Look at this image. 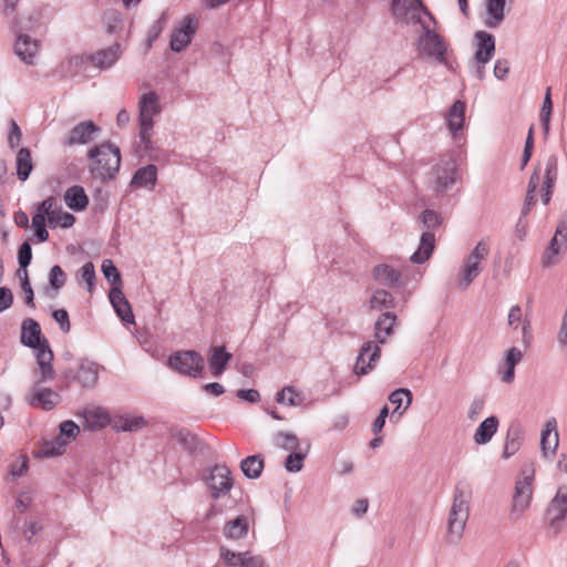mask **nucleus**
Masks as SVG:
<instances>
[{
  "instance_id": "obj_53",
  "label": "nucleus",
  "mask_w": 567,
  "mask_h": 567,
  "mask_svg": "<svg viewBox=\"0 0 567 567\" xmlns=\"http://www.w3.org/2000/svg\"><path fill=\"white\" fill-rule=\"evenodd\" d=\"M102 272L112 285L118 287L121 285V276L113 261L105 259L102 262Z\"/></svg>"
},
{
  "instance_id": "obj_39",
  "label": "nucleus",
  "mask_w": 567,
  "mask_h": 567,
  "mask_svg": "<svg viewBox=\"0 0 567 567\" xmlns=\"http://www.w3.org/2000/svg\"><path fill=\"white\" fill-rule=\"evenodd\" d=\"M505 0H487L486 11L491 17L485 23L489 28H495L504 20Z\"/></svg>"
},
{
  "instance_id": "obj_10",
  "label": "nucleus",
  "mask_w": 567,
  "mask_h": 567,
  "mask_svg": "<svg viewBox=\"0 0 567 567\" xmlns=\"http://www.w3.org/2000/svg\"><path fill=\"white\" fill-rule=\"evenodd\" d=\"M167 365L181 374L196 378L204 369V359L194 350L177 351L169 355Z\"/></svg>"
},
{
  "instance_id": "obj_17",
  "label": "nucleus",
  "mask_w": 567,
  "mask_h": 567,
  "mask_svg": "<svg viewBox=\"0 0 567 567\" xmlns=\"http://www.w3.org/2000/svg\"><path fill=\"white\" fill-rule=\"evenodd\" d=\"M124 51L125 45L116 42L107 48L101 49L95 53L91 54L89 56V60L95 68L100 70H107L115 65V63L121 59Z\"/></svg>"
},
{
  "instance_id": "obj_28",
  "label": "nucleus",
  "mask_w": 567,
  "mask_h": 567,
  "mask_svg": "<svg viewBox=\"0 0 567 567\" xmlns=\"http://www.w3.org/2000/svg\"><path fill=\"white\" fill-rule=\"evenodd\" d=\"M507 323L513 329H517L522 323L523 342L526 347L529 346L532 340L530 320L527 317L523 318V311L518 305L511 307L507 316Z\"/></svg>"
},
{
  "instance_id": "obj_63",
  "label": "nucleus",
  "mask_w": 567,
  "mask_h": 567,
  "mask_svg": "<svg viewBox=\"0 0 567 567\" xmlns=\"http://www.w3.org/2000/svg\"><path fill=\"white\" fill-rule=\"evenodd\" d=\"M509 72V63L507 60L499 59L494 64V76L498 80H504Z\"/></svg>"
},
{
  "instance_id": "obj_31",
  "label": "nucleus",
  "mask_w": 567,
  "mask_h": 567,
  "mask_svg": "<svg viewBox=\"0 0 567 567\" xmlns=\"http://www.w3.org/2000/svg\"><path fill=\"white\" fill-rule=\"evenodd\" d=\"M230 359L231 354L228 353L224 347L212 348L208 355V364L212 370V374L215 378L220 377L225 371Z\"/></svg>"
},
{
  "instance_id": "obj_61",
  "label": "nucleus",
  "mask_w": 567,
  "mask_h": 567,
  "mask_svg": "<svg viewBox=\"0 0 567 567\" xmlns=\"http://www.w3.org/2000/svg\"><path fill=\"white\" fill-rule=\"evenodd\" d=\"M53 318L56 323L60 326V329L63 332H69L71 329V323L69 319V313L64 309H58L53 312Z\"/></svg>"
},
{
  "instance_id": "obj_5",
  "label": "nucleus",
  "mask_w": 567,
  "mask_h": 567,
  "mask_svg": "<svg viewBox=\"0 0 567 567\" xmlns=\"http://www.w3.org/2000/svg\"><path fill=\"white\" fill-rule=\"evenodd\" d=\"M535 468L532 464L524 465L517 475L512 497L509 518L519 520L530 507L534 495Z\"/></svg>"
},
{
  "instance_id": "obj_26",
  "label": "nucleus",
  "mask_w": 567,
  "mask_h": 567,
  "mask_svg": "<svg viewBox=\"0 0 567 567\" xmlns=\"http://www.w3.org/2000/svg\"><path fill=\"white\" fill-rule=\"evenodd\" d=\"M157 183V167L154 164H148L140 167L133 175L130 186L132 188H147L154 189Z\"/></svg>"
},
{
  "instance_id": "obj_7",
  "label": "nucleus",
  "mask_w": 567,
  "mask_h": 567,
  "mask_svg": "<svg viewBox=\"0 0 567 567\" xmlns=\"http://www.w3.org/2000/svg\"><path fill=\"white\" fill-rule=\"evenodd\" d=\"M548 532L557 536L567 520V485L559 486L545 513Z\"/></svg>"
},
{
  "instance_id": "obj_44",
  "label": "nucleus",
  "mask_w": 567,
  "mask_h": 567,
  "mask_svg": "<svg viewBox=\"0 0 567 567\" xmlns=\"http://www.w3.org/2000/svg\"><path fill=\"white\" fill-rule=\"evenodd\" d=\"M309 445L302 451L301 449L297 451H291V453L286 457L285 468L291 473H298L303 467V461L307 456Z\"/></svg>"
},
{
  "instance_id": "obj_18",
  "label": "nucleus",
  "mask_w": 567,
  "mask_h": 567,
  "mask_svg": "<svg viewBox=\"0 0 567 567\" xmlns=\"http://www.w3.org/2000/svg\"><path fill=\"white\" fill-rule=\"evenodd\" d=\"M559 445V434L555 417L546 420L540 433L542 454L545 458L553 456Z\"/></svg>"
},
{
  "instance_id": "obj_21",
  "label": "nucleus",
  "mask_w": 567,
  "mask_h": 567,
  "mask_svg": "<svg viewBox=\"0 0 567 567\" xmlns=\"http://www.w3.org/2000/svg\"><path fill=\"white\" fill-rule=\"evenodd\" d=\"M162 111L159 96L150 91L143 93L138 100V121L154 122V117Z\"/></svg>"
},
{
  "instance_id": "obj_59",
  "label": "nucleus",
  "mask_w": 567,
  "mask_h": 567,
  "mask_svg": "<svg viewBox=\"0 0 567 567\" xmlns=\"http://www.w3.org/2000/svg\"><path fill=\"white\" fill-rule=\"evenodd\" d=\"M484 406H485V401L483 398H474L470 404V408L467 411V417L471 421L477 420L478 415L483 412Z\"/></svg>"
},
{
  "instance_id": "obj_12",
  "label": "nucleus",
  "mask_w": 567,
  "mask_h": 567,
  "mask_svg": "<svg viewBox=\"0 0 567 567\" xmlns=\"http://www.w3.org/2000/svg\"><path fill=\"white\" fill-rule=\"evenodd\" d=\"M219 558L225 567H269L259 555H251L249 551H235L224 545L219 547Z\"/></svg>"
},
{
  "instance_id": "obj_52",
  "label": "nucleus",
  "mask_w": 567,
  "mask_h": 567,
  "mask_svg": "<svg viewBox=\"0 0 567 567\" xmlns=\"http://www.w3.org/2000/svg\"><path fill=\"white\" fill-rule=\"evenodd\" d=\"M558 236L561 237L563 244H567V225L565 221H560L557 226L556 234L554 238L550 240L547 251L551 255H558Z\"/></svg>"
},
{
  "instance_id": "obj_20",
  "label": "nucleus",
  "mask_w": 567,
  "mask_h": 567,
  "mask_svg": "<svg viewBox=\"0 0 567 567\" xmlns=\"http://www.w3.org/2000/svg\"><path fill=\"white\" fill-rule=\"evenodd\" d=\"M474 38L476 41V50L473 59L482 63H488L495 53L494 35L486 31H477Z\"/></svg>"
},
{
  "instance_id": "obj_14",
  "label": "nucleus",
  "mask_w": 567,
  "mask_h": 567,
  "mask_svg": "<svg viewBox=\"0 0 567 567\" xmlns=\"http://www.w3.org/2000/svg\"><path fill=\"white\" fill-rule=\"evenodd\" d=\"M456 162L452 156L442 157L433 167V186L443 192L455 183Z\"/></svg>"
},
{
  "instance_id": "obj_60",
  "label": "nucleus",
  "mask_w": 567,
  "mask_h": 567,
  "mask_svg": "<svg viewBox=\"0 0 567 567\" xmlns=\"http://www.w3.org/2000/svg\"><path fill=\"white\" fill-rule=\"evenodd\" d=\"M81 278L89 285V290L92 289L95 278L94 265L91 261L85 262L80 269Z\"/></svg>"
},
{
  "instance_id": "obj_42",
  "label": "nucleus",
  "mask_w": 567,
  "mask_h": 567,
  "mask_svg": "<svg viewBox=\"0 0 567 567\" xmlns=\"http://www.w3.org/2000/svg\"><path fill=\"white\" fill-rule=\"evenodd\" d=\"M103 24L105 31L109 34L120 33L123 29V18L122 14L114 9L105 11L103 16Z\"/></svg>"
},
{
  "instance_id": "obj_13",
  "label": "nucleus",
  "mask_w": 567,
  "mask_h": 567,
  "mask_svg": "<svg viewBox=\"0 0 567 567\" xmlns=\"http://www.w3.org/2000/svg\"><path fill=\"white\" fill-rule=\"evenodd\" d=\"M101 132V127L93 121L80 122L73 126L65 137L62 140L64 146L87 145L95 140V136Z\"/></svg>"
},
{
  "instance_id": "obj_23",
  "label": "nucleus",
  "mask_w": 567,
  "mask_h": 567,
  "mask_svg": "<svg viewBox=\"0 0 567 567\" xmlns=\"http://www.w3.org/2000/svg\"><path fill=\"white\" fill-rule=\"evenodd\" d=\"M249 520L245 515H239L234 519L225 523L223 527V536L231 542H239L248 536Z\"/></svg>"
},
{
  "instance_id": "obj_49",
  "label": "nucleus",
  "mask_w": 567,
  "mask_h": 567,
  "mask_svg": "<svg viewBox=\"0 0 567 567\" xmlns=\"http://www.w3.org/2000/svg\"><path fill=\"white\" fill-rule=\"evenodd\" d=\"M412 398H413L412 392L409 389L401 388V389L394 390L389 395V401L392 404H395L394 411H398L401 408L403 400L405 399L406 403H405L404 410H406L412 403Z\"/></svg>"
},
{
  "instance_id": "obj_4",
  "label": "nucleus",
  "mask_w": 567,
  "mask_h": 567,
  "mask_svg": "<svg viewBox=\"0 0 567 567\" xmlns=\"http://www.w3.org/2000/svg\"><path fill=\"white\" fill-rule=\"evenodd\" d=\"M90 173L101 181L115 177L121 166V151L111 143L95 145L87 151Z\"/></svg>"
},
{
  "instance_id": "obj_47",
  "label": "nucleus",
  "mask_w": 567,
  "mask_h": 567,
  "mask_svg": "<svg viewBox=\"0 0 567 567\" xmlns=\"http://www.w3.org/2000/svg\"><path fill=\"white\" fill-rule=\"evenodd\" d=\"M140 124V145L144 152H150L153 148V127L154 122L138 121Z\"/></svg>"
},
{
  "instance_id": "obj_25",
  "label": "nucleus",
  "mask_w": 567,
  "mask_h": 567,
  "mask_svg": "<svg viewBox=\"0 0 567 567\" xmlns=\"http://www.w3.org/2000/svg\"><path fill=\"white\" fill-rule=\"evenodd\" d=\"M109 297L116 315L121 318V320L126 323H134V315L121 288L113 287L110 290Z\"/></svg>"
},
{
  "instance_id": "obj_22",
  "label": "nucleus",
  "mask_w": 567,
  "mask_h": 567,
  "mask_svg": "<svg viewBox=\"0 0 567 567\" xmlns=\"http://www.w3.org/2000/svg\"><path fill=\"white\" fill-rule=\"evenodd\" d=\"M28 400L33 408L49 411L60 403L61 396L58 392L43 388L33 390Z\"/></svg>"
},
{
  "instance_id": "obj_46",
  "label": "nucleus",
  "mask_w": 567,
  "mask_h": 567,
  "mask_svg": "<svg viewBox=\"0 0 567 567\" xmlns=\"http://www.w3.org/2000/svg\"><path fill=\"white\" fill-rule=\"evenodd\" d=\"M48 223L51 227L61 226L63 228H69L75 223V217L70 213L64 212L59 205L49 218Z\"/></svg>"
},
{
  "instance_id": "obj_33",
  "label": "nucleus",
  "mask_w": 567,
  "mask_h": 567,
  "mask_svg": "<svg viewBox=\"0 0 567 567\" xmlns=\"http://www.w3.org/2000/svg\"><path fill=\"white\" fill-rule=\"evenodd\" d=\"M82 416L85 420L84 425L89 430L102 429L110 422L109 413L99 406L84 409Z\"/></svg>"
},
{
  "instance_id": "obj_45",
  "label": "nucleus",
  "mask_w": 567,
  "mask_h": 567,
  "mask_svg": "<svg viewBox=\"0 0 567 567\" xmlns=\"http://www.w3.org/2000/svg\"><path fill=\"white\" fill-rule=\"evenodd\" d=\"M277 402L289 406H298L303 402L302 395L292 386H286L277 393Z\"/></svg>"
},
{
  "instance_id": "obj_15",
  "label": "nucleus",
  "mask_w": 567,
  "mask_h": 567,
  "mask_svg": "<svg viewBox=\"0 0 567 567\" xmlns=\"http://www.w3.org/2000/svg\"><path fill=\"white\" fill-rule=\"evenodd\" d=\"M381 357V348L374 341H365L359 350L353 372L361 377L372 371Z\"/></svg>"
},
{
  "instance_id": "obj_29",
  "label": "nucleus",
  "mask_w": 567,
  "mask_h": 567,
  "mask_svg": "<svg viewBox=\"0 0 567 567\" xmlns=\"http://www.w3.org/2000/svg\"><path fill=\"white\" fill-rule=\"evenodd\" d=\"M524 441V431L519 423H512L507 430L503 458H509L512 455L516 454Z\"/></svg>"
},
{
  "instance_id": "obj_11",
  "label": "nucleus",
  "mask_w": 567,
  "mask_h": 567,
  "mask_svg": "<svg viewBox=\"0 0 567 567\" xmlns=\"http://www.w3.org/2000/svg\"><path fill=\"white\" fill-rule=\"evenodd\" d=\"M209 493L214 499L226 496L234 485L230 471L225 465H215L205 477Z\"/></svg>"
},
{
  "instance_id": "obj_3",
  "label": "nucleus",
  "mask_w": 567,
  "mask_h": 567,
  "mask_svg": "<svg viewBox=\"0 0 567 567\" xmlns=\"http://www.w3.org/2000/svg\"><path fill=\"white\" fill-rule=\"evenodd\" d=\"M415 50L417 58L422 61L431 64H441L449 69L452 68L449 61L450 43L443 35L424 22L421 23V30L416 37Z\"/></svg>"
},
{
  "instance_id": "obj_58",
  "label": "nucleus",
  "mask_w": 567,
  "mask_h": 567,
  "mask_svg": "<svg viewBox=\"0 0 567 567\" xmlns=\"http://www.w3.org/2000/svg\"><path fill=\"white\" fill-rule=\"evenodd\" d=\"M58 206L56 200L53 197H49L38 205L37 214H41L49 219Z\"/></svg>"
},
{
  "instance_id": "obj_51",
  "label": "nucleus",
  "mask_w": 567,
  "mask_h": 567,
  "mask_svg": "<svg viewBox=\"0 0 567 567\" xmlns=\"http://www.w3.org/2000/svg\"><path fill=\"white\" fill-rule=\"evenodd\" d=\"M553 110V102L550 96V87H547L546 94L543 101L542 110H540V121L543 123L544 130L547 133L549 130V118Z\"/></svg>"
},
{
  "instance_id": "obj_9",
  "label": "nucleus",
  "mask_w": 567,
  "mask_h": 567,
  "mask_svg": "<svg viewBox=\"0 0 567 567\" xmlns=\"http://www.w3.org/2000/svg\"><path fill=\"white\" fill-rule=\"evenodd\" d=\"M391 12L396 19L408 24H421L423 22L421 14L424 13L436 24L435 18L423 4L422 0H392Z\"/></svg>"
},
{
  "instance_id": "obj_40",
  "label": "nucleus",
  "mask_w": 567,
  "mask_h": 567,
  "mask_svg": "<svg viewBox=\"0 0 567 567\" xmlns=\"http://www.w3.org/2000/svg\"><path fill=\"white\" fill-rule=\"evenodd\" d=\"M146 424V421L143 416H134V415H122L118 416L114 421V427L117 431H124V432H133Z\"/></svg>"
},
{
  "instance_id": "obj_43",
  "label": "nucleus",
  "mask_w": 567,
  "mask_h": 567,
  "mask_svg": "<svg viewBox=\"0 0 567 567\" xmlns=\"http://www.w3.org/2000/svg\"><path fill=\"white\" fill-rule=\"evenodd\" d=\"M68 442L62 437H56L52 441L44 442L39 451V454L44 457H53L64 453Z\"/></svg>"
},
{
  "instance_id": "obj_36",
  "label": "nucleus",
  "mask_w": 567,
  "mask_h": 567,
  "mask_svg": "<svg viewBox=\"0 0 567 567\" xmlns=\"http://www.w3.org/2000/svg\"><path fill=\"white\" fill-rule=\"evenodd\" d=\"M498 429V419L496 416H489L485 419L476 429L473 440L477 445L487 444Z\"/></svg>"
},
{
  "instance_id": "obj_24",
  "label": "nucleus",
  "mask_w": 567,
  "mask_h": 567,
  "mask_svg": "<svg viewBox=\"0 0 567 567\" xmlns=\"http://www.w3.org/2000/svg\"><path fill=\"white\" fill-rule=\"evenodd\" d=\"M372 275L374 280L378 281L380 285L388 287L404 286L401 272L386 264L377 265L373 268Z\"/></svg>"
},
{
  "instance_id": "obj_35",
  "label": "nucleus",
  "mask_w": 567,
  "mask_h": 567,
  "mask_svg": "<svg viewBox=\"0 0 567 567\" xmlns=\"http://www.w3.org/2000/svg\"><path fill=\"white\" fill-rule=\"evenodd\" d=\"M64 202L70 209L82 212L89 205V197L82 186L74 185L66 189Z\"/></svg>"
},
{
  "instance_id": "obj_64",
  "label": "nucleus",
  "mask_w": 567,
  "mask_h": 567,
  "mask_svg": "<svg viewBox=\"0 0 567 567\" xmlns=\"http://www.w3.org/2000/svg\"><path fill=\"white\" fill-rule=\"evenodd\" d=\"M28 471V460L24 456H21L11 465V475L13 477H20Z\"/></svg>"
},
{
  "instance_id": "obj_55",
  "label": "nucleus",
  "mask_w": 567,
  "mask_h": 567,
  "mask_svg": "<svg viewBox=\"0 0 567 567\" xmlns=\"http://www.w3.org/2000/svg\"><path fill=\"white\" fill-rule=\"evenodd\" d=\"M65 281L66 275L63 269L59 265L53 266L49 274L50 286L53 289L59 290L65 285Z\"/></svg>"
},
{
  "instance_id": "obj_34",
  "label": "nucleus",
  "mask_w": 567,
  "mask_h": 567,
  "mask_svg": "<svg viewBox=\"0 0 567 567\" xmlns=\"http://www.w3.org/2000/svg\"><path fill=\"white\" fill-rule=\"evenodd\" d=\"M464 120L465 103L457 100L452 104L446 115L447 127L454 137H456L457 132L463 128Z\"/></svg>"
},
{
  "instance_id": "obj_32",
  "label": "nucleus",
  "mask_w": 567,
  "mask_h": 567,
  "mask_svg": "<svg viewBox=\"0 0 567 567\" xmlns=\"http://www.w3.org/2000/svg\"><path fill=\"white\" fill-rule=\"evenodd\" d=\"M523 359V352L516 348L512 347L506 351L505 355V369H502L498 371L501 380L504 383H512L515 378V367Z\"/></svg>"
},
{
  "instance_id": "obj_38",
  "label": "nucleus",
  "mask_w": 567,
  "mask_h": 567,
  "mask_svg": "<svg viewBox=\"0 0 567 567\" xmlns=\"http://www.w3.org/2000/svg\"><path fill=\"white\" fill-rule=\"evenodd\" d=\"M240 468L248 478H258L264 470V460L260 455H251L240 462Z\"/></svg>"
},
{
  "instance_id": "obj_6",
  "label": "nucleus",
  "mask_w": 567,
  "mask_h": 567,
  "mask_svg": "<svg viewBox=\"0 0 567 567\" xmlns=\"http://www.w3.org/2000/svg\"><path fill=\"white\" fill-rule=\"evenodd\" d=\"M421 220L426 227V230L422 233L420 238V245L416 251H414L410 260L413 264H423L432 255L435 243L434 230L442 224V216L431 209H425L421 215Z\"/></svg>"
},
{
  "instance_id": "obj_16",
  "label": "nucleus",
  "mask_w": 567,
  "mask_h": 567,
  "mask_svg": "<svg viewBox=\"0 0 567 567\" xmlns=\"http://www.w3.org/2000/svg\"><path fill=\"white\" fill-rule=\"evenodd\" d=\"M197 29V20L187 16L183 19L179 27H177L171 37L169 47L174 52L183 51L190 42Z\"/></svg>"
},
{
  "instance_id": "obj_1",
  "label": "nucleus",
  "mask_w": 567,
  "mask_h": 567,
  "mask_svg": "<svg viewBox=\"0 0 567 567\" xmlns=\"http://www.w3.org/2000/svg\"><path fill=\"white\" fill-rule=\"evenodd\" d=\"M472 488L467 482L456 483L447 515L446 534L450 543L463 537L471 511Z\"/></svg>"
},
{
  "instance_id": "obj_37",
  "label": "nucleus",
  "mask_w": 567,
  "mask_h": 567,
  "mask_svg": "<svg viewBox=\"0 0 567 567\" xmlns=\"http://www.w3.org/2000/svg\"><path fill=\"white\" fill-rule=\"evenodd\" d=\"M16 165L19 181L25 182L33 168L31 152L29 148L22 147L18 151Z\"/></svg>"
},
{
  "instance_id": "obj_62",
  "label": "nucleus",
  "mask_w": 567,
  "mask_h": 567,
  "mask_svg": "<svg viewBox=\"0 0 567 567\" xmlns=\"http://www.w3.org/2000/svg\"><path fill=\"white\" fill-rule=\"evenodd\" d=\"M32 258V250L29 243H23L19 249V265L23 270L29 266Z\"/></svg>"
},
{
  "instance_id": "obj_8",
  "label": "nucleus",
  "mask_w": 567,
  "mask_h": 567,
  "mask_svg": "<svg viewBox=\"0 0 567 567\" xmlns=\"http://www.w3.org/2000/svg\"><path fill=\"white\" fill-rule=\"evenodd\" d=\"M489 254V245L486 239H481L473 250L464 258L461 268L460 286L467 288L481 274V262L486 260Z\"/></svg>"
},
{
  "instance_id": "obj_19",
  "label": "nucleus",
  "mask_w": 567,
  "mask_h": 567,
  "mask_svg": "<svg viewBox=\"0 0 567 567\" xmlns=\"http://www.w3.org/2000/svg\"><path fill=\"white\" fill-rule=\"evenodd\" d=\"M40 43L29 34H20L14 44V52L25 64H35Z\"/></svg>"
},
{
  "instance_id": "obj_30",
  "label": "nucleus",
  "mask_w": 567,
  "mask_h": 567,
  "mask_svg": "<svg viewBox=\"0 0 567 567\" xmlns=\"http://www.w3.org/2000/svg\"><path fill=\"white\" fill-rule=\"evenodd\" d=\"M76 380L84 389H93L99 380V365L95 362L82 361L76 371Z\"/></svg>"
},
{
  "instance_id": "obj_2",
  "label": "nucleus",
  "mask_w": 567,
  "mask_h": 567,
  "mask_svg": "<svg viewBox=\"0 0 567 567\" xmlns=\"http://www.w3.org/2000/svg\"><path fill=\"white\" fill-rule=\"evenodd\" d=\"M21 342L23 346L35 350L41 375L39 381L53 380L55 375L52 368L53 352L50 349L49 342L45 339L41 340V328L35 320L29 318L22 322Z\"/></svg>"
},
{
  "instance_id": "obj_56",
  "label": "nucleus",
  "mask_w": 567,
  "mask_h": 567,
  "mask_svg": "<svg viewBox=\"0 0 567 567\" xmlns=\"http://www.w3.org/2000/svg\"><path fill=\"white\" fill-rule=\"evenodd\" d=\"M80 429L73 421H64L60 424V436L65 437L64 440L69 443L74 440L79 434Z\"/></svg>"
},
{
  "instance_id": "obj_57",
  "label": "nucleus",
  "mask_w": 567,
  "mask_h": 567,
  "mask_svg": "<svg viewBox=\"0 0 567 567\" xmlns=\"http://www.w3.org/2000/svg\"><path fill=\"white\" fill-rule=\"evenodd\" d=\"M557 156L550 155L546 161L544 184H555L557 178Z\"/></svg>"
},
{
  "instance_id": "obj_50",
  "label": "nucleus",
  "mask_w": 567,
  "mask_h": 567,
  "mask_svg": "<svg viewBox=\"0 0 567 567\" xmlns=\"http://www.w3.org/2000/svg\"><path fill=\"white\" fill-rule=\"evenodd\" d=\"M166 20L167 14L163 12L161 17L156 21H154L153 24L150 27L146 38L148 48H151L153 42L161 35L166 23Z\"/></svg>"
},
{
  "instance_id": "obj_41",
  "label": "nucleus",
  "mask_w": 567,
  "mask_h": 567,
  "mask_svg": "<svg viewBox=\"0 0 567 567\" xmlns=\"http://www.w3.org/2000/svg\"><path fill=\"white\" fill-rule=\"evenodd\" d=\"M272 443L275 446L286 451H297L300 449L299 439L290 432H277L272 436Z\"/></svg>"
},
{
  "instance_id": "obj_54",
  "label": "nucleus",
  "mask_w": 567,
  "mask_h": 567,
  "mask_svg": "<svg viewBox=\"0 0 567 567\" xmlns=\"http://www.w3.org/2000/svg\"><path fill=\"white\" fill-rule=\"evenodd\" d=\"M32 227L34 229V235L40 243L48 240L49 233L45 228V217L41 214H35L32 217Z\"/></svg>"
},
{
  "instance_id": "obj_48",
  "label": "nucleus",
  "mask_w": 567,
  "mask_h": 567,
  "mask_svg": "<svg viewBox=\"0 0 567 567\" xmlns=\"http://www.w3.org/2000/svg\"><path fill=\"white\" fill-rule=\"evenodd\" d=\"M371 308L373 309H389L394 307V299L392 295L383 289H378L373 292L370 299Z\"/></svg>"
},
{
  "instance_id": "obj_27",
  "label": "nucleus",
  "mask_w": 567,
  "mask_h": 567,
  "mask_svg": "<svg viewBox=\"0 0 567 567\" xmlns=\"http://www.w3.org/2000/svg\"><path fill=\"white\" fill-rule=\"evenodd\" d=\"M396 316L392 312L382 313L374 324L375 343L384 344L386 340L393 334Z\"/></svg>"
}]
</instances>
